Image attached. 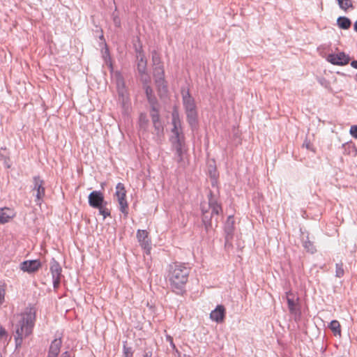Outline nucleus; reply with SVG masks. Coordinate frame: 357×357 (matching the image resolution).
<instances>
[{
	"mask_svg": "<svg viewBox=\"0 0 357 357\" xmlns=\"http://www.w3.org/2000/svg\"><path fill=\"white\" fill-rule=\"evenodd\" d=\"M62 345L61 338H56L54 339L50 347L48 354L51 356H58L60 349Z\"/></svg>",
	"mask_w": 357,
	"mask_h": 357,
	"instance_id": "a211bd4d",
	"label": "nucleus"
},
{
	"mask_svg": "<svg viewBox=\"0 0 357 357\" xmlns=\"http://www.w3.org/2000/svg\"><path fill=\"white\" fill-rule=\"evenodd\" d=\"M190 268L185 264L172 263L168 267V280L172 290L178 295L185 292V287L188 280Z\"/></svg>",
	"mask_w": 357,
	"mask_h": 357,
	"instance_id": "f03ea898",
	"label": "nucleus"
},
{
	"mask_svg": "<svg viewBox=\"0 0 357 357\" xmlns=\"http://www.w3.org/2000/svg\"><path fill=\"white\" fill-rule=\"evenodd\" d=\"M337 26L342 29H349L351 25V21L347 17L340 16L337 20Z\"/></svg>",
	"mask_w": 357,
	"mask_h": 357,
	"instance_id": "b1692460",
	"label": "nucleus"
},
{
	"mask_svg": "<svg viewBox=\"0 0 357 357\" xmlns=\"http://www.w3.org/2000/svg\"><path fill=\"white\" fill-rule=\"evenodd\" d=\"M155 80V84L157 88V91L160 99H163L167 96L168 87L167 82L164 78H158Z\"/></svg>",
	"mask_w": 357,
	"mask_h": 357,
	"instance_id": "ddd939ff",
	"label": "nucleus"
},
{
	"mask_svg": "<svg viewBox=\"0 0 357 357\" xmlns=\"http://www.w3.org/2000/svg\"><path fill=\"white\" fill-rule=\"evenodd\" d=\"M123 355L125 357H132V351L131 347H128L126 344H123Z\"/></svg>",
	"mask_w": 357,
	"mask_h": 357,
	"instance_id": "c9c22d12",
	"label": "nucleus"
},
{
	"mask_svg": "<svg viewBox=\"0 0 357 357\" xmlns=\"http://www.w3.org/2000/svg\"><path fill=\"white\" fill-rule=\"evenodd\" d=\"M338 5L342 10H346L349 8H352L353 5L351 0H337Z\"/></svg>",
	"mask_w": 357,
	"mask_h": 357,
	"instance_id": "7c9ffc66",
	"label": "nucleus"
},
{
	"mask_svg": "<svg viewBox=\"0 0 357 357\" xmlns=\"http://www.w3.org/2000/svg\"><path fill=\"white\" fill-rule=\"evenodd\" d=\"M137 59V70L139 74H144L146 72V59H145V56H142Z\"/></svg>",
	"mask_w": 357,
	"mask_h": 357,
	"instance_id": "393cba45",
	"label": "nucleus"
},
{
	"mask_svg": "<svg viewBox=\"0 0 357 357\" xmlns=\"http://www.w3.org/2000/svg\"><path fill=\"white\" fill-rule=\"evenodd\" d=\"M355 81L357 82V74L355 75Z\"/></svg>",
	"mask_w": 357,
	"mask_h": 357,
	"instance_id": "3c124183",
	"label": "nucleus"
},
{
	"mask_svg": "<svg viewBox=\"0 0 357 357\" xmlns=\"http://www.w3.org/2000/svg\"><path fill=\"white\" fill-rule=\"evenodd\" d=\"M225 316V308L223 305H220L215 310L211 311L210 318L218 323L223 321Z\"/></svg>",
	"mask_w": 357,
	"mask_h": 357,
	"instance_id": "dca6fc26",
	"label": "nucleus"
},
{
	"mask_svg": "<svg viewBox=\"0 0 357 357\" xmlns=\"http://www.w3.org/2000/svg\"><path fill=\"white\" fill-rule=\"evenodd\" d=\"M167 340H169V343H170V345L171 347H172L173 349H175L176 351H177V349H176V346L175 344H174L173 342V339L172 337L170 336H168L167 337Z\"/></svg>",
	"mask_w": 357,
	"mask_h": 357,
	"instance_id": "37998d69",
	"label": "nucleus"
},
{
	"mask_svg": "<svg viewBox=\"0 0 357 357\" xmlns=\"http://www.w3.org/2000/svg\"><path fill=\"white\" fill-rule=\"evenodd\" d=\"M141 76V80L143 83V86L146 85H149V83L150 82V77L147 75L146 72L144 74H139Z\"/></svg>",
	"mask_w": 357,
	"mask_h": 357,
	"instance_id": "f704fd0d",
	"label": "nucleus"
},
{
	"mask_svg": "<svg viewBox=\"0 0 357 357\" xmlns=\"http://www.w3.org/2000/svg\"><path fill=\"white\" fill-rule=\"evenodd\" d=\"M208 206L206 208L202 205V223L206 232H209L213 229V219H215V226L217 227L218 216L222 214V208L221 204L218 202L217 197H214L213 192L210 190L208 195Z\"/></svg>",
	"mask_w": 357,
	"mask_h": 357,
	"instance_id": "7ed1b4c3",
	"label": "nucleus"
},
{
	"mask_svg": "<svg viewBox=\"0 0 357 357\" xmlns=\"http://www.w3.org/2000/svg\"><path fill=\"white\" fill-rule=\"evenodd\" d=\"M172 123L173 125V128L172 129V133L179 132V130H183L181 121L177 111H174L172 114Z\"/></svg>",
	"mask_w": 357,
	"mask_h": 357,
	"instance_id": "aec40b11",
	"label": "nucleus"
},
{
	"mask_svg": "<svg viewBox=\"0 0 357 357\" xmlns=\"http://www.w3.org/2000/svg\"><path fill=\"white\" fill-rule=\"evenodd\" d=\"M319 82L325 88H328L329 86V82L324 78L319 79Z\"/></svg>",
	"mask_w": 357,
	"mask_h": 357,
	"instance_id": "ea45409f",
	"label": "nucleus"
},
{
	"mask_svg": "<svg viewBox=\"0 0 357 357\" xmlns=\"http://www.w3.org/2000/svg\"><path fill=\"white\" fill-rule=\"evenodd\" d=\"M173 148L175 150L174 160L178 164L179 167H185L183 160V154L185 152V145H173Z\"/></svg>",
	"mask_w": 357,
	"mask_h": 357,
	"instance_id": "2eb2a0df",
	"label": "nucleus"
},
{
	"mask_svg": "<svg viewBox=\"0 0 357 357\" xmlns=\"http://www.w3.org/2000/svg\"><path fill=\"white\" fill-rule=\"evenodd\" d=\"M148 102L150 105V114H155L160 112L159 102L155 96L147 98Z\"/></svg>",
	"mask_w": 357,
	"mask_h": 357,
	"instance_id": "5701e85b",
	"label": "nucleus"
},
{
	"mask_svg": "<svg viewBox=\"0 0 357 357\" xmlns=\"http://www.w3.org/2000/svg\"><path fill=\"white\" fill-rule=\"evenodd\" d=\"M121 85L122 86V89H123V86H124V82H123V79L122 78L118 79L117 86H118V89H119V93L123 94V93L120 91Z\"/></svg>",
	"mask_w": 357,
	"mask_h": 357,
	"instance_id": "a19ab883",
	"label": "nucleus"
},
{
	"mask_svg": "<svg viewBox=\"0 0 357 357\" xmlns=\"http://www.w3.org/2000/svg\"><path fill=\"white\" fill-rule=\"evenodd\" d=\"M351 66L355 69H357V61L356 60H353L351 62Z\"/></svg>",
	"mask_w": 357,
	"mask_h": 357,
	"instance_id": "c03bdc74",
	"label": "nucleus"
},
{
	"mask_svg": "<svg viewBox=\"0 0 357 357\" xmlns=\"http://www.w3.org/2000/svg\"><path fill=\"white\" fill-rule=\"evenodd\" d=\"M137 238L141 247L149 254L151 249V239L149 237V232L146 230H137Z\"/></svg>",
	"mask_w": 357,
	"mask_h": 357,
	"instance_id": "9b49d317",
	"label": "nucleus"
},
{
	"mask_svg": "<svg viewBox=\"0 0 357 357\" xmlns=\"http://www.w3.org/2000/svg\"><path fill=\"white\" fill-rule=\"evenodd\" d=\"M17 322L14 325L16 347H20L23 339L33 332L36 321V311L32 307H26L25 310L16 316Z\"/></svg>",
	"mask_w": 357,
	"mask_h": 357,
	"instance_id": "f257e3e1",
	"label": "nucleus"
},
{
	"mask_svg": "<svg viewBox=\"0 0 357 357\" xmlns=\"http://www.w3.org/2000/svg\"><path fill=\"white\" fill-rule=\"evenodd\" d=\"M115 196L117 197V200L119 204V210L123 213L126 218L128 215V204L126 199V190L125 189L124 184L122 183H118L116 186Z\"/></svg>",
	"mask_w": 357,
	"mask_h": 357,
	"instance_id": "20e7f679",
	"label": "nucleus"
},
{
	"mask_svg": "<svg viewBox=\"0 0 357 357\" xmlns=\"http://www.w3.org/2000/svg\"><path fill=\"white\" fill-rule=\"evenodd\" d=\"M350 60L349 55L344 52L337 54H329L327 56V61L336 66H345L349 63Z\"/></svg>",
	"mask_w": 357,
	"mask_h": 357,
	"instance_id": "0eeeda50",
	"label": "nucleus"
},
{
	"mask_svg": "<svg viewBox=\"0 0 357 357\" xmlns=\"http://www.w3.org/2000/svg\"><path fill=\"white\" fill-rule=\"evenodd\" d=\"M14 216L13 211L8 208H0V223L4 224L8 222Z\"/></svg>",
	"mask_w": 357,
	"mask_h": 357,
	"instance_id": "412c9836",
	"label": "nucleus"
},
{
	"mask_svg": "<svg viewBox=\"0 0 357 357\" xmlns=\"http://www.w3.org/2000/svg\"><path fill=\"white\" fill-rule=\"evenodd\" d=\"M149 123V120L144 114H141L139 116V126L144 129L146 128Z\"/></svg>",
	"mask_w": 357,
	"mask_h": 357,
	"instance_id": "473e14b6",
	"label": "nucleus"
},
{
	"mask_svg": "<svg viewBox=\"0 0 357 357\" xmlns=\"http://www.w3.org/2000/svg\"><path fill=\"white\" fill-rule=\"evenodd\" d=\"M88 199L89 206L94 208H100L103 204H107V202L105 201L103 193L100 191H92L89 194Z\"/></svg>",
	"mask_w": 357,
	"mask_h": 357,
	"instance_id": "1a4fd4ad",
	"label": "nucleus"
},
{
	"mask_svg": "<svg viewBox=\"0 0 357 357\" xmlns=\"http://www.w3.org/2000/svg\"><path fill=\"white\" fill-rule=\"evenodd\" d=\"M61 357H70L68 351H65L61 354Z\"/></svg>",
	"mask_w": 357,
	"mask_h": 357,
	"instance_id": "de8ad7c7",
	"label": "nucleus"
},
{
	"mask_svg": "<svg viewBox=\"0 0 357 357\" xmlns=\"http://www.w3.org/2000/svg\"><path fill=\"white\" fill-rule=\"evenodd\" d=\"M5 298V289L3 286L0 285V305L3 303Z\"/></svg>",
	"mask_w": 357,
	"mask_h": 357,
	"instance_id": "4c0bfd02",
	"label": "nucleus"
},
{
	"mask_svg": "<svg viewBox=\"0 0 357 357\" xmlns=\"http://www.w3.org/2000/svg\"><path fill=\"white\" fill-rule=\"evenodd\" d=\"M354 29L356 32H357V20L355 22L354 24Z\"/></svg>",
	"mask_w": 357,
	"mask_h": 357,
	"instance_id": "8fccbe9b",
	"label": "nucleus"
},
{
	"mask_svg": "<svg viewBox=\"0 0 357 357\" xmlns=\"http://www.w3.org/2000/svg\"><path fill=\"white\" fill-rule=\"evenodd\" d=\"M135 52H136L137 59H139V57H140L142 56H144L143 50H142V46L141 45H139L138 46L135 45Z\"/></svg>",
	"mask_w": 357,
	"mask_h": 357,
	"instance_id": "e433bc0d",
	"label": "nucleus"
},
{
	"mask_svg": "<svg viewBox=\"0 0 357 357\" xmlns=\"http://www.w3.org/2000/svg\"><path fill=\"white\" fill-rule=\"evenodd\" d=\"M4 336H7L6 331L0 325V340Z\"/></svg>",
	"mask_w": 357,
	"mask_h": 357,
	"instance_id": "79ce46f5",
	"label": "nucleus"
},
{
	"mask_svg": "<svg viewBox=\"0 0 357 357\" xmlns=\"http://www.w3.org/2000/svg\"><path fill=\"white\" fill-rule=\"evenodd\" d=\"M152 356V352L151 351H147L145 352L143 355V357H151Z\"/></svg>",
	"mask_w": 357,
	"mask_h": 357,
	"instance_id": "a18cd8bd",
	"label": "nucleus"
},
{
	"mask_svg": "<svg viewBox=\"0 0 357 357\" xmlns=\"http://www.w3.org/2000/svg\"><path fill=\"white\" fill-rule=\"evenodd\" d=\"M182 98L185 112L197 108L195 100L194 98L191 96L188 90L185 93H183Z\"/></svg>",
	"mask_w": 357,
	"mask_h": 357,
	"instance_id": "4468645a",
	"label": "nucleus"
},
{
	"mask_svg": "<svg viewBox=\"0 0 357 357\" xmlns=\"http://www.w3.org/2000/svg\"><path fill=\"white\" fill-rule=\"evenodd\" d=\"M286 298L290 313L296 314L298 310L296 307V303L294 300V294L291 291L286 292Z\"/></svg>",
	"mask_w": 357,
	"mask_h": 357,
	"instance_id": "6ab92c4d",
	"label": "nucleus"
},
{
	"mask_svg": "<svg viewBox=\"0 0 357 357\" xmlns=\"http://www.w3.org/2000/svg\"><path fill=\"white\" fill-rule=\"evenodd\" d=\"M151 55L154 67L162 66L160 54L155 50L152 52Z\"/></svg>",
	"mask_w": 357,
	"mask_h": 357,
	"instance_id": "c85d7f7f",
	"label": "nucleus"
},
{
	"mask_svg": "<svg viewBox=\"0 0 357 357\" xmlns=\"http://www.w3.org/2000/svg\"><path fill=\"white\" fill-rule=\"evenodd\" d=\"M303 245L307 252L312 254L314 253L317 250L313 243L309 240L308 236H307L306 240L303 241Z\"/></svg>",
	"mask_w": 357,
	"mask_h": 357,
	"instance_id": "bb28decb",
	"label": "nucleus"
},
{
	"mask_svg": "<svg viewBox=\"0 0 357 357\" xmlns=\"http://www.w3.org/2000/svg\"><path fill=\"white\" fill-rule=\"evenodd\" d=\"M50 264V269L52 277L53 287L54 289H57L59 287L62 277V268L54 258L51 259Z\"/></svg>",
	"mask_w": 357,
	"mask_h": 357,
	"instance_id": "39448f33",
	"label": "nucleus"
},
{
	"mask_svg": "<svg viewBox=\"0 0 357 357\" xmlns=\"http://www.w3.org/2000/svg\"><path fill=\"white\" fill-rule=\"evenodd\" d=\"M42 266V264L39 259L26 260L22 261L20 265V269L28 273H33L37 272Z\"/></svg>",
	"mask_w": 357,
	"mask_h": 357,
	"instance_id": "9d476101",
	"label": "nucleus"
},
{
	"mask_svg": "<svg viewBox=\"0 0 357 357\" xmlns=\"http://www.w3.org/2000/svg\"><path fill=\"white\" fill-rule=\"evenodd\" d=\"M106 206L107 204H103V205H101L100 208H96L98 209L99 213L103 216V219L111 215L110 211L106 207Z\"/></svg>",
	"mask_w": 357,
	"mask_h": 357,
	"instance_id": "c756f323",
	"label": "nucleus"
},
{
	"mask_svg": "<svg viewBox=\"0 0 357 357\" xmlns=\"http://www.w3.org/2000/svg\"><path fill=\"white\" fill-rule=\"evenodd\" d=\"M171 137V142L173 145H185V137L183 130L173 132Z\"/></svg>",
	"mask_w": 357,
	"mask_h": 357,
	"instance_id": "4be33fe9",
	"label": "nucleus"
},
{
	"mask_svg": "<svg viewBox=\"0 0 357 357\" xmlns=\"http://www.w3.org/2000/svg\"><path fill=\"white\" fill-rule=\"evenodd\" d=\"M329 328L333 331L335 335H340L341 326L338 321L333 320L331 321L328 326Z\"/></svg>",
	"mask_w": 357,
	"mask_h": 357,
	"instance_id": "a878e982",
	"label": "nucleus"
},
{
	"mask_svg": "<svg viewBox=\"0 0 357 357\" xmlns=\"http://www.w3.org/2000/svg\"><path fill=\"white\" fill-rule=\"evenodd\" d=\"M33 190H36V202L37 204H40V201H42L43 198L45 195V188L44 187L45 182L43 179L40 178L39 176H35L33 178Z\"/></svg>",
	"mask_w": 357,
	"mask_h": 357,
	"instance_id": "6e6552de",
	"label": "nucleus"
},
{
	"mask_svg": "<svg viewBox=\"0 0 357 357\" xmlns=\"http://www.w3.org/2000/svg\"><path fill=\"white\" fill-rule=\"evenodd\" d=\"M344 274L343 268V264L342 262L337 263L335 265V276L337 278H342Z\"/></svg>",
	"mask_w": 357,
	"mask_h": 357,
	"instance_id": "2f4dec72",
	"label": "nucleus"
},
{
	"mask_svg": "<svg viewBox=\"0 0 357 357\" xmlns=\"http://www.w3.org/2000/svg\"><path fill=\"white\" fill-rule=\"evenodd\" d=\"M234 218L233 215H229L225 223L224 227V230L225 233V241L227 243L230 240L232 239L234 231Z\"/></svg>",
	"mask_w": 357,
	"mask_h": 357,
	"instance_id": "f8f14e48",
	"label": "nucleus"
},
{
	"mask_svg": "<svg viewBox=\"0 0 357 357\" xmlns=\"http://www.w3.org/2000/svg\"><path fill=\"white\" fill-rule=\"evenodd\" d=\"M303 146H305L307 149H310V142H305Z\"/></svg>",
	"mask_w": 357,
	"mask_h": 357,
	"instance_id": "09e8293b",
	"label": "nucleus"
},
{
	"mask_svg": "<svg viewBox=\"0 0 357 357\" xmlns=\"http://www.w3.org/2000/svg\"><path fill=\"white\" fill-rule=\"evenodd\" d=\"M154 132H153L156 135V140L161 141L164 136V126L160 119V112L155 114H150Z\"/></svg>",
	"mask_w": 357,
	"mask_h": 357,
	"instance_id": "423d86ee",
	"label": "nucleus"
},
{
	"mask_svg": "<svg viewBox=\"0 0 357 357\" xmlns=\"http://www.w3.org/2000/svg\"><path fill=\"white\" fill-rule=\"evenodd\" d=\"M153 77H154V79L165 77V70H164L163 66L154 67Z\"/></svg>",
	"mask_w": 357,
	"mask_h": 357,
	"instance_id": "cd10ccee",
	"label": "nucleus"
},
{
	"mask_svg": "<svg viewBox=\"0 0 357 357\" xmlns=\"http://www.w3.org/2000/svg\"><path fill=\"white\" fill-rule=\"evenodd\" d=\"M186 114L187 121L189 123L192 129H194L198 123V114L196 109L188 110L185 112Z\"/></svg>",
	"mask_w": 357,
	"mask_h": 357,
	"instance_id": "f3484780",
	"label": "nucleus"
},
{
	"mask_svg": "<svg viewBox=\"0 0 357 357\" xmlns=\"http://www.w3.org/2000/svg\"><path fill=\"white\" fill-rule=\"evenodd\" d=\"M143 89L145 91V94H146V98H149L150 97H152V96H155L153 90L151 87L150 85L144 86Z\"/></svg>",
	"mask_w": 357,
	"mask_h": 357,
	"instance_id": "72a5a7b5",
	"label": "nucleus"
},
{
	"mask_svg": "<svg viewBox=\"0 0 357 357\" xmlns=\"http://www.w3.org/2000/svg\"><path fill=\"white\" fill-rule=\"evenodd\" d=\"M350 134L353 137L357 139V126H352L350 128Z\"/></svg>",
	"mask_w": 357,
	"mask_h": 357,
	"instance_id": "58836bf2",
	"label": "nucleus"
},
{
	"mask_svg": "<svg viewBox=\"0 0 357 357\" xmlns=\"http://www.w3.org/2000/svg\"><path fill=\"white\" fill-rule=\"evenodd\" d=\"M114 21L116 26H120V21H119V18L114 17Z\"/></svg>",
	"mask_w": 357,
	"mask_h": 357,
	"instance_id": "49530a36",
	"label": "nucleus"
}]
</instances>
